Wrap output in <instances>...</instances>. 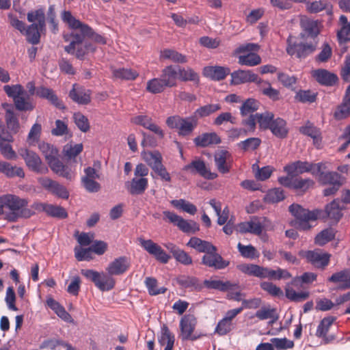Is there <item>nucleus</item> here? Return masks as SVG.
<instances>
[{"mask_svg":"<svg viewBox=\"0 0 350 350\" xmlns=\"http://www.w3.org/2000/svg\"><path fill=\"white\" fill-rule=\"evenodd\" d=\"M256 117L259 128L262 130H269L273 121L274 120V114L270 111L264 113H256Z\"/></svg>","mask_w":350,"mask_h":350,"instance_id":"obj_55","label":"nucleus"},{"mask_svg":"<svg viewBox=\"0 0 350 350\" xmlns=\"http://www.w3.org/2000/svg\"><path fill=\"white\" fill-rule=\"evenodd\" d=\"M178 284L185 288L200 291L203 288L198 278L194 276L181 275L177 278Z\"/></svg>","mask_w":350,"mask_h":350,"instance_id":"obj_44","label":"nucleus"},{"mask_svg":"<svg viewBox=\"0 0 350 350\" xmlns=\"http://www.w3.org/2000/svg\"><path fill=\"white\" fill-rule=\"evenodd\" d=\"M171 204L177 209H180L190 215H195L197 212L196 206L192 203L184 200H173Z\"/></svg>","mask_w":350,"mask_h":350,"instance_id":"obj_57","label":"nucleus"},{"mask_svg":"<svg viewBox=\"0 0 350 350\" xmlns=\"http://www.w3.org/2000/svg\"><path fill=\"white\" fill-rule=\"evenodd\" d=\"M177 66L178 71V79L182 81H192L195 84L198 85L200 83L199 75L190 67H181Z\"/></svg>","mask_w":350,"mask_h":350,"instance_id":"obj_42","label":"nucleus"},{"mask_svg":"<svg viewBox=\"0 0 350 350\" xmlns=\"http://www.w3.org/2000/svg\"><path fill=\"white\" fill-rule=\"evenodd\" d=\"M269 221L266 217L263 218V223L258 217H252L247 221L239 224L237 230L241 234L251 233L260 235L265 228H268L266 223Z\"/></svg>","mask_w":350,"mask_h":350,"instance_id":"obj_12","label":"nucleus"},{"mask_svg":"<svg viewBox=\"0 0 350 350\" xmlns=\"http://www.w3.org/2000/svg\"><path fill=\"white\" fill-rule=\"evenodd\" d=\"M14 104L17 110L22 111H32L35 108L32 98L25 91L15 98Z\"/></svg>","mask_w":350,"mask_h":350,"instance_id":"obj_43","label":"nucleus"},{"mask_svg":"<svg viewBox=\"0 0 350 350\" xmlns=\"http://www.w3.org/2000/svg\"><path fill=\"white\" fill-rule=\"evenodd\" d=\"M239 64L247 66H254L261 62L260 55L255 53H249L247 55H240L239 57Z\"/></svg>","mask_w":350,"mask_h":350,"instance_id":"obj_61","label":"nucleus"},{"mask_svg":"<svg viewBox=\"0 0 350 350\" xmlns=\"http://www.w3.org/2000/svg\"><path fill=\"white\" fill-rule=\"evenodd\" d=\"M160 57L165 59H170L174 63L185 64L187 62V58L185 55L172 49L161 51Z\"/></svg>","mask_w":350,"mask_h":350,"instance_id":"obj_53","label":"nucleus"},{"mask_svg":"<svg viewBox=\"0 0 350 350\" xmlns=\"http://www.w3.org/2000/svg\"><path fill=\"white\" fill-rule=\"evenodd\" d=\"M322 163H312L308 161H297L284 167V170L288 176L301 174L305 172H311L312 175H317L321 172Z\"/></svg>","mask_w":350,"mask_h":350,"instance_id":"obj_6","label":"nucleus"},{"mask_svg":"<svg viewBox=\"0 0 350 350\" xmlns=\"http://www.w3.org/2000/svg\"><path fill=\"white\" fill-rule=\"evenodd\" d=\"M204 286L208 289L218 290L221 292L239 288V284L237 283H232L230 281L223 282L219 280H205Z\"/></svg>","mask_w":350,"mask_h":350,"instance_id":"obj_35","label":"nucleus"},{"mask_svg":"<svg viewBox=\"0 0 350 350\" xmlns=\"http://www.w3.org/2000/svg\"><path fill=\"white\" fill-rule=\"evenodd\" d=\"M269 130L279 139L286 138L289 131L286 120L279 117L274 119Z\"/></svg>","mask_w":350,"mask_h":350,"instance_id":"obj_34","label":"nucleus"},{"mask_svg":"<svg viewBox=\"0 0 350 350\" xmlns=\"http://www.w3.org/2000/svg\"><path fill=\"white\" fill-rule=\"evenodd\" d=\"M289 212L295 217V220L293 221V226L297 229L301 230H309L311 226L309 224L310 221L317 220L321 213V211L314 210L309 211L304 208L301 206L297 204H293L288 208Z\"/></svg>","mask_w":350,"mask_h":350,"instance_id":"obj_5","label":"nucleus"},{"mask_svg":"<svg viewBox=\"0 0 350 350\" xmlns=\"http://www.w3.org/2000/svg\"><path fill=\"white\" fill-rule=\"evenodd\" d=\"M167 86L163 83L161 78H154L148 80L146 83V91L156 94L163 92Z\"/></svg>","mask_w":350,"mask_h":350,"instance_id":"obj_59","label":"nucleus"},{"mask_svg":"<svg viewBox=\"0 0 350 350\" xmlns=\"http://www.w3.org/2000/svg\"><path fill=\"white\" fill-rule=\"evenodd\" d=\"M325 212L328 217L338 221L342 215L339 201L334 200L327 204L325 207Z\"/></svg>","mask_w":350,"mask_h":350,"instance_id":"obj_58","label":"nucleus"},{"mask_svg":"<svg viewBox=\"0 0 350 350\" xmlns=\"http://www.w3.org/2000/svg\"><path fill=\"white\" fill-rule=\"evenodd\" d=\"M187 245L195 249L198 252L208 254L211 251H212L216 247L213 245L211 242L202 240L198 237H191Z\"/></svg>","mask_w":350,"mask_h":350,"instance_id":"obj_38","label":"nucleus"},{"mask_svg":"<svg viewBox=\"0 0 350 350\" xmlns=\"http://www.w3.org/2000/svg\"><path fill=\"white\" fill-rule=\"evenodd\" d=\"M63 38L65 42H70V44L64 47V51L71 55L75 54L77 45L83 43V33L81 32L64 34Z\"/></svg>","mask_w":350,"mask_h":350,"instance_id":"obj_37","label":"nucleus"},{"mask_svg":"<svg viewBox=\"0 0 350 350\" xmlns=\"http://www.w3.org/2000/svg\"><path fill=\"white\" fill-rule=\"evenodd\" d=\"M307 261L319 269H325L329 263L331 254L319 250H308L304 252Z\"/></svg>","mask_w":350,"mask_h":350,"instance_id":"obj_15","label":"nucleus"},{"mask_svg":"<svg viewBox=\"0 0 350 350\" xmlns=\"http://www.w3.org/2000/svg\"><path fill=\"white\" fill-rule=\"evenodd\" d=\"M131 121L133 123L140 125L152 131L160 139H163L165 136V133L161 128L154 123L152 119L148 116L139 115L133 117Z\"/></svg>","mask_w":350,"mask_h":350,"instance_id":"obj_17","label":"nucleus"},{"mask_svg":"<svg viewBox=\"0 0 350 350\" xmlns=\"http://www.w3.org/2000/svg\"><path fill=\"white\" fill-rule=\"evenodd\" d=\"M141 246L150 255L154 256L155 259L163 264L168 262L171 258L170 256L168 255L162 247L154 243L151 239H139Z\"/></svg>","mask_w":350,"mask_h":350,"instance_id":"obj_11","label":"nucleus"},{"mask_svg":"<svg viewBox=\"0 0 350 350\" xmlns=\"http://www.w3.org/2000/svg\"><path fill=\"white\" fill-rule=\"evenodd\" d=\"M237 268L242 273L248 275L257 277L259 278H266L267 267H261L255 264H240Z\"/></svg>","mask_w":350,"mask_h":350,"instance_id":"obj_32","label":"nucleus"},{"mask_svg":"<svg viewBox=\"0 0 350 350\" xmlns=\"http://www.w3.org/2000/svg\"><path fill=\"white\" fill-rule=\"evenodd\" d=\"M335 320L336 317H334L329 316L325 317L320 321L317 327L316 336L318 338H322L325 340V343L329 342V340L327 338V334Z\"/></svg>","mask_w":350,"mask_h":350,"instance_id":"obj_46","label":"nucleus"},{"mask_svg":"<svg viewBox=\"0 0 350 350\" xmlns=\"http://www.w3.org/2000/svg\"><path fill=\"white\" fill-rule=\"evenodd\" d=\"M131 263L129 258L120 256L115 258L107 266L106 271L98 272L93 269H81V273L88 280L92 282L101 291H109L113 289L116 284L112 275H120L126 272Z\"/></svg>","mask_w":350,"mask_h":350,"instance_id":"obj_1","label":"nucleus"},{"mask_svg":"<svg viewBox=\"0 0 350 350\" xmlns=\"http://www.w3.org/2000/svg\"><path fill=\"white\" fill-rule=\"evenodd\" d=\"M196 318L193 314L184 315L180 321V328L183 340H189L196 328Z\"/></svg>","mask_w":350,"mask_h":350,"instance_id":"obj_25","label":"nucleus"},{"mask_svg":"<svg viewBox=\"0 0 350 350\" xmlns=\"http://www.w3.org/2000/svg\"><path fill=\"white\" fill-rule=\"evenodd\" d=\"M40 183L44 188L61 198L67 199L69 197L66 188L57 181L45 177L40 180Z\"/></svg>","mask_w":350,"mask_h":350,"instance_id":"obj_19","label":"nucleus"},{"mask_svg":"<svg viewBox=\"0 0 350 350\" xmlns=\"http://www.w3.org/2000/svg\"><path fill=\"white\" fill-rule=\"evenodd\" d=\"M312 76L318 83L325 86L334 85L338 79L336 75L325 69L314 70Z\"/></svg>","mask_w":350,"mask_h":350,"instance_id":"obj_28","label":"nucleus"},{"mask_svg":"<svg viewBox=\"0 0 350 350\" xmlns=\"http://www.w3.org/2000/svg\"><path fill=\"white\" fill-rule=\"evenodd\" d=\"M14 141L13 136L8 132L0 134V152L7 159H16V154L10 144Z\"/></svg>","mask_w":350,"mask_h":350,"instance_id":"obj_24","label":"nucleus"},{"mask_svg":"<svg viewBox=\"0 0 350 350\" xmlns=\"http://www.w3.org/2000/svg\"><path fill=\"white\" fill-rule=\"evenodd\" d=\"M201 264L215 270H221L229 266L230 261L225 260L217 253V249L215 247L208 254H205L202 256Z\"/></svg>","mask_w":350,"mask_h":350,"instance_id":"obj_10","label":"nucleus"},{"mask_svg":"<svg viewBox=\"0 0 350 350\" xmlns=\"http://www.w3.org/2000/svg\"><path fill=\"white\" fill-rule=\"evenodd\" d=\"M214 161L217 170L225 174L230 172L233 159L232 154L226 150H218L214 154Z\"/></svg>","mask_w":350,"mask_h":350,"instance_id":"obj_13","label":"nucleus"},{"mask_svg":"<svg viewBox=\"0 0 350 350\" xmlns=\"http://www.w3.org/2000/svg\"><path fill=\"white\" fill-rule=\"evenodd\" d=\"M161 79L167 88L175 87L177 85L178 71L176 66H167L161 70Z\"/></svg>","mask_w":350,"mask_h":350,"instance_id":"obj_31","label":"nucleus"},{"mask_svg":"<svg viewBox=\"0 0 350 350\" xmlns=\"http://www.w3.org/2000/svg\"><path fill=\"white\" fill-rule=\"evenodd\" d=\"M148 186L147 178L134 177L130 182L126 183V187L131 195H141L144 193Z\"/></svg>","mask_w":350,"mask_h":350,"instance_id":"obj_29","label":"nucleus"},{"mask_svg":"<svg viewBox=\"0 0 350 350\" xmlns=\"http://www.w3.org/2000/svg\"><path fill=\"white\" fill-rule=\"evenodd\" d=\"M258 101L254 98H248L242 104L240 113L242 116L252 115V113L258 109Z\"/></svg>","mask_w":350,"mask_h":350,"instance_id":"obj_64","label":"nucleus"},{"mask_svg":"<svg viewBox=\"0 0 350 350\" xmlns=\"http://www.w3.org/2000/svg\"><path fill=\"white\" fill-rule=\"evenodd\" d=\"M183 170L193 175L199 174L207 180H214L218 176L217 173L211 172L205 161L200 158H196L185 165L183 167Z\"/></svg>","mask_w":350,"mask_h":350,"instance_id":"obj_9","label":"nucleus"},{"mask_svg":"<svg viewBox=\"0 0 350 350\" xmlns=\"http://www.w3.org/2000/svg\"><path fill=\"white\" fill-rule=\"evenodd\" d=\"M175 341L174 335L170 331L167 325L163 324L161 329L159 342L161 345H166L164 350H172Z\"/></svg>","mask_w":350,"mask_h":350,"instance_id":"obj_47","label":"nucleus"},{"mask_svg":"<svg viewBox=\"0 0 350 350\" xmlns=\"http://www.w3.org/2000/svg\"><path fill=\"white\" fill-rule=\"evenodd\" d=\"M230 70L224 66H206L203 69V75L215 81L223 80L230 74Z\"/></svg>","mask_w":350,"mask_h":350,"instance_id":"obj_30","label":"nucleus"},{"mask_svg":"<svg viewBox=\"0 0 350 350\" xmlns=\"http://www.w3.org/2000/svg\"><path fill=\"white\" fill-rule=\"evenodd\" d=\"M36 95L47 100L51 105L59 109H64L65 106L63 102L58 98L55 92L51 88L44 86L38 87L36 89Z\"/></svg>","mask_w":350,"mask_h":350,"instance_id":"obj_22","label":"nucleus"},{"mask_svg":"<svg viewBox=\"0 0 350 350\" xmlns=\"http://www.w3.org/2000/svg\"><path fill=\"white\" fill-rule=\"evenodd\" d=\"M51 170L56 174L62 176L67 180H72L75 177V172L72 170L68 166L65 165L59 159L58 156L47 162Z\"/></svg>","mask_w":350,"mask_h":350,"instance_id":"obj_18","label":"nucleus"},{"mask_svg":"<svg viewBox=\"0 0 350 350\" xmlns=\"http://www.w3.org/2000/svg\"><path fill=\"white\" fill-rule=\"evenodd\" d=\"M230 75L231 84L233 85H240L250 82H254L257 84L260 79L258 75L254 73L252 70H239L234 71Z\"/></svg>","mask_w":350,"mask_h":350,"instance_id":"obj_21","label":"nucleus"},{"mask_svg":"<svg viewBox=\"0 0 350 350\" xmlns=\"http://www.w3.org/2000/svg\"><path fill=\"white\" fill-rule=\"evenodd\" d=\"M62 21L66 23L68 28L72 30H79L83 33V41L85 38H90L94 42L100 44L107 43L106 38L100 34L96 33L94 29L88 24L77 19L70 11L64 10L61 14Z\"/></svg>","mask_w":350,"mask_h":350,"instance_id":"obj_3","label":"nucleus"},{"mask_svg":"<svg viewBox=\"0 0 350 350\" xmlns=\"http://www.w3.org/2000/svg\"><path fill=\"white\" fill-rule=\"evenodd\" d=\"M163 215L170 223L176 226L179 230L185 233L194 234L200 230L199 225L195 221L186 220L173 212L163 211Z\"/></svg>","mask_w":350,"mask_h":350,"instance_id":"obj_8","label":"nucleus"},{"mask_svg":"<svg viewBox=\"0 0 350 350\" xmlns=\"http://www.w3.org/2000/svg\"><path fill=\"white\" fill-rule=\"evenodd\" d=\"M234 326L232 322L229 321L227 319H221L219 320L215 328V334L221 336L229 334L232 331Z\"/></svg>","mask_w":350,"mask_h":350,"instance_id":"obj_60","label":"nucleus"},{"mask_svg":"<svg viewBox=\"0 0 350 350\" xmlns=\"http://www.w3.org/2000/svg\"><path fill=\"white\" fill-rule=\"evenodd\" d=\"M350 116V85L347 87L342 103L338 105L334 117L336 120H340Z\"/></svg>","mask_w":350,"mask_h":350,"instance_id":"obj_27","label":"nucleus"},{"mask_svg":"<svg viewBox=\"0 0 350 350\" xmlns=\"http://www.w3.org/2000/svg\"><path fill=\"white\" fill-rule=\"evenodd\" d=\"M285 198L284 190L281 188H273L268 190L264 197V202L268 204H275Z\"/></svg>","mask_w":350,"mask_h":350,"instance_id":"obj_54","label":"nucleus"},{"mask_svg":"<svg viewBox=\"0 0 350 350\" xmlns=\"http://www.w3.org/2000/svg\"><path fill=\"white\" fill-rule=\"evenodd\" d=\"M196 146L207 147L211 145H216L221 143L219 136L215 132L204 133L198 135L193 139Z\"/></svg>","mask_w":350,"mask_h":350,"instance_id":"obj_33","label":"nucleus"},{"mask_svg":"<svg viewBox=\"0 0 350 350\" xmlns=\"http://www.w3.org/2000/svg\"><path fill=\"white\" fill-rule=\"evenodd\" d=\"M167 250L172 254L174 258L179 263L188 266L192 264L191 256L185 250L180 249L173 243H167L165 245Z\"/></svg>","mask_w":350,"mask_h":350,"instance_id":"obj_23","label":"nucleus"},{"mask_svg":"<svg viewBox=\"0 0 350 350\" xmlns=\"http://www.w3.org/2000/svg\"><path fill=\"white\" fill-rule=\"evenodd\" d=\"M113 77L116 79L133 81L139 77V72L130 68H120L113 70Z\"/></svg>","mask_w":350,"mask_h":350,"instance_id":"obj_50","label":"nucleus"},{"mask_svg":"<svg viewBox=\"0 0 350 350\" xmlns=\"http://www.w3.org/2000/svg\"><path fill=\"white\" fill-rule=\"evenodd\" d=\"M221 107L219 104H208L204 106H202L198 108L194 111V116H196L198 119V118H204L207 117L216 111L220 110Z\"/></svg>","mask_w":350,"mask_h":350,"instance_id":"obj_56","label":"nucleus"},{"mask_svg":"<svg viewBox=\"0 0 350 350\" xmlns=\"http://www.w3.org/2000/svg\"><path fill=\"white\" fill-rule=\"evenodd\" d=\"M46 305L53 310L55 314L60 317L62 320L69 322L71 321L72 317L70 314L66 310L58 301L55 300L53 297H49L46 299Z\"/></svg>","mask_w":350,"mask_h":350,"instance_id":"obj_45","label":"nucleus"},{"mask_svg":"<svg viewBox=\"0 0 350 350\" xmlns=\"http://www.w3.org/2000/svg\"><path fill=\"white\" fill-rule=\"evenodd\" d=\"M19 154L25 160L26 165L32 172L44 174L48 172V167L42 163L36 152L26 148L18 150Z\"/></svg>","mask_w":350,"mask_h":350,"instance_id":"obj_7","label":"nucleus"},{"mask_svg":"<svg viewBox=\"0 0 350 350\" xmlns=\"http://www.w3.org/2000/svg\"><path fill=\"white\" fill-rule=\"evenodd\" d=\"M332 5L327 1L319 0L306 3V10L309 13L316 14L326 10L328 14H332Z\"/></svg>","mask_w":350,"mask_h":350,"instance_id":"obj_48","label":"nucleus"},{"mask_svg":"<svg viewBox=\"0 0 350 350\" xmlns=\"http://www.w3.org/2000/svg\"><path fill=\"white\" fill-rule=\"evenodd\" d=\"M92 91L85 88L83 86L75 83L69 92L70 99L81 105H86L91 102Z\"/></svg>","mask_w":350,"mask_h":350,"instance_id":"obj_16","label":"nucleus"},{"mask_svg":"<svg viewBox=\"0 0 350 350\" xmlns=\"http://www.w3.org/2000/svg\"><path fill=\"white\" fill-rule=\"evenodd\" d=\"M38 146L46 162L59 155L58 150L53 145L42 142Z\"/></svg>","mask_w":350,"mask_h":350,"instance_id":"obj_62","label":"nucleus"},{"mask_svg":"<svg viewBox=\"0 0 350 350\" xmlns=\"http://www.w3.org/2000/svg\"><path fill=\"white\" fill-rule=\"evenodd\" d=\"M0 172L3 173L8 178L15 176L23 178L25 176V172L22 167L12 166L10 163L5 161L2 162Z\"/></svg>","mask_w":350,"mask_h":350,"instance_id":"obj_52","label":"nucleus"},{"mask_svg":"<svg viewBox=\"0 0 350 350\" xmlns=\"http://www.w3.org/2000/svg\"><path fill=\"white\" fill-rule=\"evenodd\" d=\"M29 201L14 194H4L0 196V215L4 213V208L9 211L5 219L10 222H16L20 218L28 219L34 213L27 208Z\"/></svg>","mask_w":350,"mask_h":350,"instance_id":"obj_2","label":"nucleus"},{"mask_svg":"<svg viewBox=\"0 0 350 350\" xmlns=\"http://www.w3.org/2000/svg\"><path fill=\"white\" fill-rule=\"evenodd\" d=\"M2 108L5 111V122L9 131L8 132L12 135L17 134L21 129V125L18 115L14 111V106L12 104L4 103H2Z\"/></svg>","mask_w":350,"mask_h":350,"instance_id":"obj_14","label":"nucleus"},{"mask_svg":"<svg viewBox=\"0 0 350 350\" xmlns=\"http://www.w3.org/2000/svg\"><path fill=\"white\" fill-rule=\"evenodd\" d=\"M317 176H318V180L319 183L323 185L342 184V176L335 172H323L321 170Z\"/></svg>","mask_w":350,"mask_h":350,"instance_id":"obj_41","label":"nucleus"},{"mask_svg":"<svg viewBox=\"0 0 350 350\" xmlns=\"http://www.w3.org/2000/svg\"><path fill=\"white\" fill-rule=\"evenodd\" d=\"M340 29L337 31V38L340 44H344L350 41V23L345 15L339 18Z\"/></svg>","mask_w":350,"mask_h":350,"instance_id":"obj_36","label":"nucleus"},{"mask_svg":"<svg viewBox=\"0 0 350 350\" xmlns=\"http://www.w3.org/2000/svg\"><path fill=\"white\" fill-rule=\"evenodd\" d=\"M327 281L338 284V289L346 290L350 288V269H345L333 273Z\"/></svg>","mask_w":350,"mask_h":350,"instance_id":"obj_26","label":"nucleus"},{"mask_svg":"<svg viewBox=\"0 0 350 350\" xmlns=\"http://www.w3.org/2000/svg\"><path fill=\"white\" fill-rule=\"evenodd\" d=\"M257 85L261 93L273 101H277L280 99V91L272 88L271 83L269 81L260 79Z\"/></svg>","mask_w":350,"mask_h":350,"instance_id":"obj_39","label":"nucleus"},{"mask_svg":"<svg viewBox=\"0 0 350 350\" xmlns=\"http://www.w3.org/2000/svg\"><path fill=\"white\" fill-rule=\"evenodd\" d=\"M143 160L153 170L162 163L161 154L157 151H143L142 152Z\"/></svg>","mask_w":350,"mask_h":350,"instance_id":"obj_49","label":"nucleus"},{"mask_svg":"<svg viewBox=\"0 0 350 350\" xmlns=\"http://www.w3.org/2000/svg\"><path fill=\"white\" fill-rule=\"evenodd\" d=\"M27 21L32 24L25 27L24 33L27 40L32 44H37L40 42V33L45 30V14L43 9H38L29 12L27 14Z\"/></svg>","mask_w":350,"mask_h":350,"instance_id":"obj_4","label":"nucleus"},{"mask_svg":"<svg viewBox=\"0 0 350 350\" xmlns=\"http://www.w3.org/2000/svg\"><path fill=\"white\" fill-rule=\"evenodd\" d=\"M198 124V120L194 115L183 118V121L180 122V125L178 129V135L182 136L190 135L196 128Z\"/></svg>","mask_w":350,"mask_h":350,"instance_id":"obj_40","label":"nucleus"},{"mask_svg":"<svg viewBox=\"0 0 350 350\" xmlns=\"http://www.w3.org/2000/svg\"><path fill=\"white\" fill-rule=\"evenodd\" d=\"M300 26L304 34L312 38H315L318 36L322 27L320 21L306 16L301 18Z\"/></svg>","mask_w":350,"mask_h":350,"instance_id":"obj_20","label":"nucleus"},{"mask_svg":"<svg viewBox=\"0 0 350 350\" xmlns=\"http://www.w3.org/2000/svg\"><path fill=\"white\" fill-rule=\"evenodd\" d=\"M261 142V139L258 137H250L240 142L238 146L244 152L253 151L258 148Z\"/></svg>","mask_w":350,"mask_h":350,"instance_id":"obj_63","label":"nucleus"},{"mask_svg":"<svg viewBox=\"0 0 350 350\" xmlns=\"http://www.w3.org/2000/svg\"><path fill=\"white\" fill-rule=\"evenodd\" d=\"M299 132L312 138L315 145L321 142L320 130L310 122H308L305 126H301Z\"/></svg>","mask_w":350,"mask_h":350,"instance_id":"obj_51","label":"nucleus"}]
</instances>
